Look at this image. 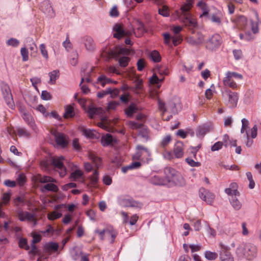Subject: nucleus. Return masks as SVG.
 I'll return each mask as SVG.
<instances>
[{
    "instance_id": "obj_1",
    "label": "nucleus",
    "mask_w": 261,
    "mask_h": 261,
    "mask_svg": "<svg viewBox=\"0 0 261 261\" xmlns=\"http://www.w3.org/2000/svg\"><path fill=\"white\" fill-rule=\"evenodd\" d=\"M193 0H188L187 4L181 7L180 10L177 11L178 17H182L185 25L192 33H194V29L197 28V23L195 19L192 17L189 11L192 6Z\"/></svg>"
},
{
    "instance_id": "obj_2",
    "label": "nucleus",
    "mask_w": 261,
    "mask_h": 261,
    "mask_svg": "<svg viewBox=\"0 0 261 261\" xmlns=\"http://www.w3.org/2000/svg\"><path fill=\"white\" fill-rule=\"evenodd\" d=\"M165 182L176 185L182 186L184 185V180L182 176L173 168L167 167L164 169Z\"/></svg>"
},
{
    "instance_id": "obj_3",
    "label": "nucleus",
    "mask_w": 261,
    "mask_h": 261,
    "mask_svg": "<svg viewBox=\"0 0 261 261\" xmlns=\"http://www.w3.org/2000/svg\"><path fill=\"white\" fill-rule=\"evenodd\" d=\"M222 96L225 105L230 108H236L237 106L239 96L236 92H233L228 89L221 91Z\"/></svg>"
},
{
    "instance_id": "obj_4",
    "label": "nucleus",
    "mask_w": 261,
    "mask_h": 261,
    "mask_svg": "<svg viewBox=\"0 0 261 261\" xmlns=\"http://www.w3.org/2000/svg\"><path fill=\"white\" fill-rule=\"evenodd\" d=\"M38 180L41 183H48L42 187V191L43 192H57L59 190L58 187L54 184L56 182L57 180L50 176L46 175L40 176L38 177Z\"/></svg>"
},
{
    "instance_id": "obj_5",
    "label": "nucleus",
    "mask_w": 261,
    "mask_h": 261,
    "mask_svg": "<svg viewBox=\"0 0 261 261\" xmlns=\"http://www.w3.org/2000/svg\"><path fill=\"white\" fill-rule=\"evenodd\" d=\"M137 148L138 150L137 153L133 156L134 159L140 160L142 162L149 163L151 160L150 158V151L141 145H138Z\"/></svg>"
},
{
    "instance_id": "obj_6",
    "label": "nucleus",
    "mask_w": 261,
    "mask_h": 261,
    "mask_svg": "<svg viewBox=\"0 0 261 261\" xmlns=\"http://www.w3.org/2000/svg\"><path fill=\"white\" fill-rule=\"evenodd\" d=\"M65 161V159L63 156L54 157L51 160L53 165L62 177L65 176L67 174L66 168L64 165Z\"/></svg>"
},
{
    "instance_id": "obj_7",
    "label": "nucleus",
    "mask_w": 261,
    "mask_h": 261,
    "mask_svg": "<svg viewBox=\"0 0 261 261\" xmlns=\"http://www.w3.org/2000/svg\"><path fill=\"white\" fill-rule=\"evenodd\" d=\"M158 105L159 110L162 112V116H163L166 112H169L173 115H176L178 113L176 105L174 102H170L166 106L165 103L162 101L161 99H158Z\"/></svg>"
},
{
    "instance_id": "obj_8",
    "label": "nucleus",
    "mask_w": 261,
    "mask_h": 261,
    "mask_svg": "<svg viewBox=\"0 0 261 261\" xmlns=\"http://www.w3.org/2000/svg\"><path fill=\"white\" fill-rule=\"evenodd\" d=\"M222 42V38L218 34L212 35L206 42V47L211 50L218 48Z\"/></svg>"
},
{
    "instance_id": "obj_9",
    "label": "nucleus",
    "mask_w": 261,
    "mask_h": 261,
    "mask_svg": "<svg viewBox=\"0 0 261 261\" xmlns=\"http://www.w3.org/2000/svg\"><path fill=\"white\" fill-rule=\"evenodd\" d=\"M3 97L7 105L12 110L15 109V104L10 87L7 84H4L2 87Z\"/></svg>"
},
{
    "instance_id": "obj_10",
    "label": "nucleus",
    "mask_w": 261,
    "mask_h": 261,
    "mask_svg": "<svg viewBox=\"0 0 261 261\" xmlns=\"http://www.w3.org/2000/svg\"><path fill=\"white\" fill-rule=\"evenodd\" d=\"M199 197L207 204H211L215 198V195L205 189H200L199 191Z\"/></svg>"
},
{
    "instance_id": "obj_11",
    "label": "nucleus",
    "mask_w": 261,
    "mask_h": 261,
    "mask_svg": "<svg viewBox=\"0 0 261 261\" xmlns=\"http://www.w3.org/2000/svg\"><path fill=\"white\" fill-rule=\"evenodd\" d=\"M40 8L41 10L48 17H52L55 16L54 11L48 0L43 1L40 4Z\"/></svg>"
},
{
    "instance_id": "obj_12",
    "label": "nucleus",
    "mask_w": 261,
    "mask_h": 261,
    "mask_svg": "<svg viewBox=\"0 0 261 261\" xmlns=\"http://www.w3.org/2000/svg\"><path fill=\"white\" fill-rule=\"evenodd\" d=\"M16 212L18 219L20 221L34 220V215L32 213L27 211H23L20 208H17Z\"/></svg>"
},
{
    "instance_id": "obj_13",
    "label": "nucleus",
    "mask_w": 261,
    "mask_h": 261,
    "mask_svg": "<svg viewBox=\"0 0 261 261\" xmlns=\"http://www.w3.org/2000/svg\"><path fill=\"white\" fill-rule=\"evenodd\" d=\"M68 166L72 168V170H73L75 169V170L73 171L70 175V179L72 181H77L81 179L83 175V171L79 169L76 165H74L72 163H69Z\"/></svg>"
},
{
    "instance_id": "obj_14",
    "label": "nucleus",
    "mask_w": 261,
    "mask_h": 261,
    "mask_svg": "<svg viewBox=\"0 0 261 261\" xmlns=\"http://www.w3.org/2000/svg\"><path fill=\"white\" fill-rule=\"evenodd\" d=\"M118 201L119 204L122 207H136L138 205L136 201L129 197H120Z\"/></svg>"
},
{
    "instance_id": "obj_15",
    "label": "nucleus",
    "mask_w": 261,
    "mask_h": 261,
    "mask_svg": "<svg viewBox=\"0 0 261 261\" xmlns=\"http://www.w3.org/2000/svg\"><path fill=\"white\" fill-rule=\"evenodd\" d=\"M21 116L24 121L35 132L36 131V125L32 116L25 111H21Z\"/></svg>"
},
{
    "instance_id": "obj_16",
    "label": "nucleus",
    "mask_w": 261,
    "mask_h": 261,
    "mask_svg": "<svg viewBox=\"0 0 261 261\" xmlns=\"http://www.w3.org/2000/svg\"><path fill=\"white\" fill-rule=\"evenodd\" d=\"M54 136L55 141L58 145L63 148L67 145L68 141L67 137L64 134L59 132H55L54 134Z\"/></svg>"
},
{
    "instance_id": "obj_17",
    "label": "nucleus",
    "mask_w": 261,
    "mask_h": 261,
    "mask_svg": "<svg viewBox=\"0 0 261 261\" xmlns=\"http://www.w3.org/2000/svg\"><path fill=\"white\" fill-rule=\"evenodd\" d=\"M246 258L248 260H251L256 257L257 254L256 247L252 244H246Z\"/></svg>"
},
{
    "instance_id": "obj_18",
    "label": "nucleus",
    "mask_w": 261,
    "mask_h": 261,
    "mask_svg": "<svg viewBox=\"0 0 261 261\" xmlns=\"http://www.w3.org/2000/svg\"><path fill=\"white\" fill-rule=\"evenodd\" d=\"M222 250L220 252L221 261H234V258L231 253L227 250V247L221 245Z\"/></svg>"
},
{
    "instance_id": "obj_19",
    "label": "nucleus",
    "mask_w": 261,
    "mask_h": 261,
    "mask_svg": "<svg viewBox=\"0 0 261 261\" xmlns=\"http://www.w3.org/2000/svg\"><path fill=\"white\" fill-rule=\"evenodd\" d=\"M59 248V244L54 242L46 243L43 246V250L45 252L50 254L58 252Z\"/></svg>"
},
{
    "instance_id": "obj_20",
    "label": "nucleus",
    "mask_w": 261,
    "mask_h": 261,
    "mask_svg": "<svg viewBox=\"0 0 261 261\" xmlns=\"http://www.w3.org/2000/svg\"><path fill=\"white\" fill-rule=\"evenodd\" d=\"M113 30L115 32V33L113 34L114 37L118 39L126 35V33L123 29L122 25L120 23H116L114 25Z\"/></svg>"
},
{
    "instance_id": "obj_21",
    "label": "nucleus",
    "mask_w": 261,
    "mask_h": 261,
    "mask_svg": "<svg viewBox=\"0 0 261 261\" xmlns=\"http://www.w3.org/2000/svg\"><path fill=\"white\" fill-rule=\"evenodd\" d=\"M148 181L151 184L156 186L166 185L164 178L158 174L151 175L148 178Z\"/></svg>"
},
{
    "instance_id": "obj_22",
    "label": "nucleus",
    "mask_w": 261,
    "mask_h": 261,
    "mask_svg": "<svg viewBox=\"0 0 261 261\" xmlns=\"http://www.w3.org/2000/svg\"><path fill=\"white\" fill-rule=\"evenodd\" d=\"M223 83L225 87L232 89H236L238 87V85L228 72L225 73V77L223 79Z\"/></svg>"
},
{
    "instance_id": "obj_23",
    "label": "nucleus",
    "mask_w": 261,
    "mask_h": 261,
    "mask_svg": "<svg viewBox=\"0 0 261 261\" xmlns=\"http://www.w3.org/2000/svg\"><path fill=\"white\" fill-rule=\"evenodd\" d=\"M82 41L84 43L86 49L88 51H93L95 44L93 38L89 36H85L82 38Z\"/></svg>"
},
{
    "instance_id": "obj_24",
    "label": "nucleus",
    "mask_w": 261,
    "mask_h": 261,
    "mask_svg": "<svg viewBox=\"0 0 261 261\" xmlns=\"http://www.w3.org/2000/svg\"><path fill=\"white\" fill-rule=\"evenodd\" d=\"M116 142L117 140L110 134L103 135L101 138V143L104 147L111 145L113 143Z\"/></svg>"
},
{
    "instance_id": "obj_25",
    "label": "nucleus",
    "mask_w": 261,
    "mask_h": 261,
    "mask_svg": "<svg viewBox=\"0 0 261 261\" xmlns=\"http://www.w3.org/2000/svg\"><path fill=\"white\" fill-rule=\"evenodd\" d=\"M184 145L182 142L178 141L175 145L173 152L175 156L177 158H181L184 154Z\"/></svg>"
},
{
    "instance_id": "obj_26",
    "label": "nucleus",
    "mask_w": 261,
    "mask_h": 261,
    "mask_svg": "<svg viewBox=\"0 0 261 261\" xmlns=\"http://www.w3.org/2000/svg\"><path fill=\"white\" fill-rule=\"evenodd\" d=\"M240 195H232L229 196V200L232 207L236 210H240L242 207L241 202L238 200V197Z\"/></svg>"
},
{
    "instance_id": "obj_27",
    "label": "nucleus",
    "mask_w": 261,
    "mask_h": 261,
    "mask_svg": "<svg viewBox=\"0 0 261 261\" xmlns=\"http://www.w3.org/2000/svg\"><path fill=\"white\" fill-rule=\"evenodd\" d=\"M138 137L144 142L149 140V132L145 127H142L138 130Z\"/></svg>"
},
{
    "instance_id": "obj_28",
    "label": "nucleus",
    "mask_w": 261,
    "mask_h": 261,
    "mask_svg": "<svg viewBox=\"0 0 261 261\" xmlns=\"http://www.w3.org/2000/svg\"><path fill=\"white\" fill-rule=\"evenodd\" d=\"M211 129L210 125L204 124L198 126L196 130V135L198 137H202L208 133Z\"/></svg>"
},
{
    "instance_id": "obj_29",
    "label": "nucleus",
    "mask_w": 261,
    "mask_h": 261,
    "mask_svg": "<svg viewBox=\"0 0 261 261\" xmlns=\"http://www.w3.org/2000/svg\"><path fill=\"white\" fill-rule=\"evenodd\" d=\"M197 6L202 11V13L200 15V17H207L209 14V9L207 4L204 2L199 1Z\"/></svg>"
},
{
    "instance_id": "obj_30",
    "label": "nucleus",
    "mask_w": 261,
    "mask_h": 261,
    "mask_svg": "<svg viewBox=\"0 0 261 261\" xmlns=\"http://www.w3.org/2000/svg\"><path fill=\"white\" fill-rule=\"evenodd\" d=\"M225 192L228 196L232 195H240L239 192L238 191V185L235 182L231 183L229 188L225 189Z\"/></svg>"
},
{
    "instance_id": "obj_31",
    "label": "nucleus",
    "mask_w": 261,
    "mask_h": 261,
    "mask_svg": "<svg viewBox=\"0 0 261 261\" xmlns=\"http://www.w3.org/2000/svg\"><path fill=\"white\" fill-rule=\"evenodd\" d=\"M64 109L65 113L63 114L64 118L68 119L69 118H72L75 116L73 104L67 105L65 107Z\"/></svg>"
},
{
    "instance_id": "obj_32",
    "label": "nucleus",
    "mask_w": 261,
    "mask_h": 261,
    "mask_svg": "<svg viewBox=\"0 0 261 261\" xmlns=\"http://www.w3.org/2000/svg\"><path fill=\"white\" fill-rule=\"evenodd\" d=\"M246 244H241L237 248L236 253L239 258H246Z\"/></svg>"
},
{
    "instance_id": "obj_33",
    "label": "nucleus",
    "mask_w": 261,
    "mask_h": 261,
    "mask_svg": "<svg viewBox=\"0 0 261 261\" xmlns=\"http://www.w3.org/2000/svg\"><path fill=\"white\" fill-rule=\"evenodd\" d=\"M222 14L221 12L218 11L217 12L212 14L211 17V20L212 22L215 23L217 26H221L222 25Z\"/></svg>"
},
{
    "instance_id": "obj_34",
    "label": "nucleus",
    "mask_w": 261,
    "mask_h": 261,
    "mask_svg": "<svg viewBox=\"0 0 261 261\" xmlns=\"http://www.w3.org/2000/svg\"><path fill=\"white\" fill-rule=\"evenodd\" d=\"M113 82V81L112 79L107 77L105 74H101L97 77L96 83L101 85L103 87L106 85Z\"/></svg>"
},
{
    "instance_id": "obj_35",
    "label": "nucleus",
    "mask_w": 261,
    "mask_h": 261,
    "mask_svg": "<svg viewBox=\"0 0 261 261\" xmlns=\"http://www.w3.org/2000/svg\"><path fill=\"white\" fill-rule=\"evenodd\" d=\"M48 76H49V81L48 83L49 84H55L57 79L60 76V72L59 70H54L48 73Z\"/></svg>"
},
{
    "instance_id": "obj_36",
    "label": "nucleus",
    "mask_w": 261,
    "mask_h": 261,
    "mask_svg": "<svg viewBox=\"0 0 261 261\" xmlns=\"http://www.w3.org/2000/svg\"><path fill=\"white\" fill-rule=\"evenodd\" d=\"M138 108L136 104L132 103L125 110V113L128 117H132L133 115L137 112Z\"/></svg>"
},
{
    "instance_id": "obj_37",
    "label": "nucleus",
    "mask_w": 261,
    "mask_h": 261,
    "mask_svg": "<svg viewBox=\"0 0 261 261\" xmlns=\"http://www.w3.org/2000/svg\"><path fill=\"white\" fill-rule=\"evenodd\" d=\"M16 130L19 137H30V133L29 131L24 127L18 126L16 128Z\"/></svg>"
},
{
    "instance_id": "obj_38",
    "label": "nucleus",
    "mask_w": 261,
    "mask_h": 261,
    "mask_svg": "<svg viewBox=\"0 0 261 261\" xmlns=\"http://www.w3.org/2000/svg\"><path fill=\"white\" fill-rule=\"evenodd\" d=\"M83 135L89 138H94L97 137V132L93 129L83 128L82 129Z\"/></svg>"
},
{
    "instance_id": "obj_39",
    "label": "nucleus",
    "mask_w": 261,
    "mask_h": 261,
    "mask_svg": "<svg viewBox=\"0 0 261 261\" xmlns=\"http://www.w3.org/2000/svg\"><path fill=\"white\" fill-rule=\"evenodd\" d=\"M90 184L93 187H96L99 180V172L97 170H94L93 174L90 177Z\"/></svg>"
},
{
    "instance_id": "obj_40",
    "label": "nucleus",
    "mask_w": 261,
    "mask_h": 261,
    "mask_svg": "<svg viewBox=\"0 0 261 261\" xmlns=\"http://www.w3.org/2000/svg\"><path fill=\"white\" fill-rule=\"evenodd\" d=\"M149 57L154 62H159L161 60L160 53L156 50L152 51L150 54Z\"/></svg>"
},
{
    "instance_id": "obj_41",
    "label": "nucleus",
    "mask_w": 261,
    "mask_h": 261,
    "mask_svg": "<svg viewBox=\"0 0 261 261\" xmlns=\"http://www.w3.org/2000/svg\"><path fill=\"white\" fill-rule=\"evenodd\" d=\"M89 158L95 164V166L98 167L100 165L101 159L99 157L93 153H90L89 155Z\"/></svg>"
},
{
    "instance_id": "obj_42",
    "label": "nucleus",
    "mask_w": 261,
    "mask_h": 261,
    "mask_svg": "<svg viewBox=\"0 0 261 261\" xmlns=\"http://www.w3.org/2000/svg\"><path fill=\"white\" fill-rule=\"evenodd\" d=\"M62 216V214L60 212L54 211L49 213L47 215V218L50 220H54L55 219L60 218Z\"/></svg>"
},
{
    "instance_id": "obj_43",
    "label": "nucleus",
    "mask_w": 261,
    "mask_h": 261,
    "mask_svg": "<svg viewBox=\"0 0 261 261\" xmlns=\"http://www.w3.org/2000/svg\"><path fill=\"white\" fill-rule=\"evenodd\" d=\"M6 43L8 46L17 47L19 45L20 41L16 38H11L7 41Z\"/></svg>"
},
{
    "instance_id": "obj_44",
    "label": "nucleus",
    "mask_w": 261,
    "mask_h": 261,
    "mask_svg": "<svg viewBox=\"0 0 261 261\" xmlns=\"http://www.w3.org/2000/svg\"><path fill=\"white\" fill-rule=\"evenodd\" d=\"M40 50L41 52V55L43 57V58L46 60H47L48 59V51L46 48V46L44 44L42 43L39 46Z\"/></svg>"
},
{
    "instance_id": "obj_45",
    "label": "nucleus",
    "mask_w": 261,
    "mask_h": 261,
    "mask_svg": "<svg viewBox=\"0 0 261 261\" xmlns=\"http://www.w3.org/2000/svg\"><path fill=\"white\" fill-rule=\"evenodd\" d=\"M157 70L158 73L161 75H166L169 74L168 68L165 65L158 67Z\"/></svg>"
},
{
    "instance_id": "obj_46",
    "label": "nucleus",
    "mask_w": 261,
    "mask_h": 261,
    "mask_svg": "<svg viewBox=\"0 0 261 261\" xmlns=\"http://www.w3.org/2000/svg\"><path fill=\"white\" fill-rule=\"evenodd\" d=\"M20 54L22 56V61H27L29 59V52L25 46H24L20 49Z\"/></svg>"
},
{
    "instance_id": "obj_47",
    "label": "nucleus",
    "mask_w": 261,
    "mask_h": 261,
    "mask_svg": "<svg viewBox=\"0 0 261 261\" xmlns=\"http://www.w3.org/2000/svg\"><path fill=\"white\" fill-rule=\"evenodd\" d=\"M130 59L127 57H122L119 59V65L121 67H125L127 66Z\"/></svg>"
},
{
    "instance_id": "obj_48",
    "label": "nucleus",
    "mask_w": 261,
    "mask_h": 261,
    "mask_svg": "<svg viewBox=\"0 0 261 261\" xmlns=\"http://www.w3.org/2000/svg\"><path fill=\"white\" fill-rule=\"evenodd\" d=\"M171 141V137L167 135L163 138L161 142V146L163 147H166Z\"/></svg>"
},
{
    "instance_id": "obj_49",
    "label": "nucleus",
    "mask_w": 261,
    "mask_h": 261,
    "mask_svg": "<svg viewBox=\"0 0 261 261\" xmlns=\"http://www.w3.org/2000/svg\"><path fill=\"white\" fill-rule=\"evenodd\" d=\"M217 254L210 251H206L205 252V257L210 260H215L217 257Z\"/></svg>"
},
{
    "instance_id": "obj_50",
    "label": "nucleus",
    "mask_w": 261,
    "mask_h": 261,
    "mask_svg": "<svg viewBox=\"0 0 261 261\" xmlns=\"http://www.w3.org/2000/svg\"><path fill=\"white\" fill-rule=\"evenodd\" d=\"M128 125L130 128H132L133 129H138V130H139L142 127V125L141 124L138 123L134 121H130L128 122Z\"/></svg>"
},
{
    "instance_id": "obj_51",
    "label": "nucleus",
    "mask_w": 261,
    "mask_h": 261,
    "mask_svg": "<svg viewBox=\"0 0 261 261\" xmlns=\"http://www.w3.org/2000/svg\"><path fill=\"white\" fill-rule=\"evenodd\" d=\"M109 15L112 17H117L119 15L117 6H114L109 12Z\"/></svg>"
},
{
    "instance_id": "obj_52",
    "label": "nucleus",
    "mask_w": 261,
    "mask_h": 261,
    "mask_svg": "<svg viewBox=\"0 0 261 261\" xmlns=\"http://www.w3.org/2000/svg\"><path fill=\"white\" fill-rule=\"evenodd\" d=\"M186 161L190 166L193 167H197L200 166L199 162H195L190 158H187L186 159Z\"/></svg>"
},
{
    "instance_id": "obj_53",
    "label": "nucleus",
    "mask_w": 261,
    "mask_h": 261,
    "mask_svg": "<svg viewBox=\"0 0 261 261\" xmlns=\"http://www.w3.org/2000/svg\"><path fill=\"white\" fill-rule=\"evenodd\" d=\"M16 181L20 186H22L25 182V176L23 173L19 174L16 178Z\"/></svg>"
},
{
    "instance_id": "obj_54",
    "label": "nucleus",
    "mask_w": 261,
    "mask_h": 261,
    "mask_svg": "<svg viewBox=\"0 0 261 261\" xmlns=\"http://www.w3.org/2000/svg\"><path fill=\"white\" fill-rule=\"evenodd\" d=\"M150 82L152 84H157L162 82L164 80V77L159 79L155 74H153L152 76L150 78Z\"/></svg>"
},
{
    "instance_id": "obj_55",
    "label": "nucleus",
    "mask_w": 261,
    "mask_h": 261,
    "mask_svg": "<svg viewBox=\"0 0 261 261\" xmlns=\"http://www.w3.org/2000/svg\"><path fill=\"white\" fill-rule=\"evenodd\" d=\"M98 109L94 107H89L87 110V113L89 117L91 118L94 117L95 115L97 113Z\"/></svg>"
},
{
    "instance_id": "obj_56",
    "label": "nucleus",
    "mask_w": 261,
    "mask_h": 261,
    "mask_svg": "<svg viewBox=\"0 0 261 261\" xmlns=\"http://www.w3.org/2000/svg\"><path fill=\"white\" fill-rule=\"evenodd\" d=\"M108 90L110 91V93H109V94L111 95V97L112 98H115L117 97L120 93V90L117 88H114L112 89L111 88H108Z\"/></svg>"
},
{
    "instance_id": "obj_57",
    "label": "nucleus",
    "mask_w": 261,
    "mask_h": 261,
    "mask_svg": "<svg viewBox=\"0 0 261 261\" xmlns=\"http://www.w3.org/2000/svg\"><path fill=\"white\" fill-rule=\"evenodd\" d=\"M54 232V229L50 225H48L47 228L46 229L41 231L44 236H48L49 234H53Z\"/></svg>"
},
{
    "instance_id": "obj_58",
    "label": "nucleus",
    "mask_w": 261,
    "mask_h": 261,
    "mask_svg": "<svg viewBox=\"0 0 261 261\" xmlns=\"http://www.w3.org/2000/svg\"><path fill=\"white\" fill-rule=\"evenodd\" d=\"M19 246L20 247L24 248L26 250L29 249V246L28 245L27 240L24 238H21L19 240Z\"/></svg>"
},
{
    "instance_id": "obj_59",
    "label": "nucleus",
    "mask_w": 261,
    "mask_h": 261,
    "mask_svg": "<svg viewBox=\"0 0 261 261\" xmlns=\"http://www.w3.org/2000/svg\"><path fill=\"white\" fill-rule=\"evenodd\" d=\"M223 146V142L218 141L215 143L211 147V150L212 151H218L222 148Z\"/></svg>"
},
{
    "instance_id": "obj_60",
    "label": "nucleus",
    "mask_w": 261,
    "mask_h": 261,
    "mask_svg": "<svg viewBox=\"0 0 261 261\" xmlns=\"http://www.w3.org/2000/svg\"><path fill=\"white\" fill-rule=\"evenodd\" d=\"M245 137L247 139V141L245 143L246 146L247 147H250L253 144V140L252 139L249 138V135L248 131H246V134L244 135Z\"/></svg>"
},
{
    "instance_id": "obj_61",
    "label": "nucleus",
    "mask_w": 261,
    "mask_h": 261,
    "mask_svg": "<svg viewBox=\"0 0 261 261\" xmlns=\"http://www.w3.org/2000/svg\"><path fill=\"white\" fill-rule=\"evenodd\" d=\"M49 116L50 117L54 118L58 121L62 120V117L58 115L57 112L53 111L49 113L46 114V117Z\"/></svg>"
},
{
    "instance_id": "obj_62",
    "label": "nucleus",
    "mask_w": 261,
    "mask_h": 261,
    "mask_svg": "<svg viewBox=\"0 0 261 261\" xmlns=\"http://www.w3.org/2000/svg\"><path fill=\"white\" fill-rule=\"evenodd\" d=\"M229 74L233 78V79L236 80H242L243 78V75L241 74L238 73L236 72L227 71Z\"/></svg>"
},
{
    "instance_id": "obj_63",
    "label": "nucleus",
    "mask_w": 261,
    "mask_h": 261,
    "mask_svg": "<svg viewBox=\"0 0 261 261\" xmlns=\"http://www.w3.org/2000/svg\"><path fill=\"white\" fill-rule=\"evenodd\" d=\"M93 67H91L89 70V71L86 72V73H84V76H85V81L87 82V83H91V80L90 77V74L93 71Z\"/></svg>"
},
{
    "instance_id": "obj_64",
    "label": "nucleus",
    "mask_w": 261,
    "mask_h": 261,
    "mask_svg": "<svg viewBox=\"0 0 261 261\" xmlns=\"http://www.w3.org/2000/svg\"><path fill=\"white\" fill-rule=\"evenodd\" d=\"M41 97V98L44 100H48L51 99V95L46 90H43L42 91Z\"/></svg>"
}]
</instances>
